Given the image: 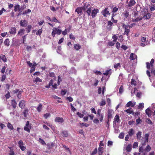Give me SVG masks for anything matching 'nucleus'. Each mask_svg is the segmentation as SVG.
Wrapping results in <instances>:
<instances>
[{"instance_id": "f257e3e1", "label": "nucleus", "mask_w": 155, "mask_h": 155, "mask_svg": "<svg viewBox=\"0 0 155 155\" xmlns=\"http://www.w3.org/2000/svg\"><path fill=\"white\" fill-rule=\"evenodd\" d=\"M92 7H91L89 4H85L83 7V10L85 11V13H87L88 16H89L91 15Z\"/></svg>"}, {"instance_id": "f03ea898", "label": "nucleus", "mask_w": 155, "mask_h": 155, "mask_svg": "<svg viewBox=\"0 0 155 155\" xmlns=\"http://www.w3.org/2000/svg\"><path fill=\"white\" fill-rule=\"evenodd\" d=\"M142 14L143 15L142 18L143 19H149L150 17V15L147 9L144 10L142 11Z\"/></svg>"}, {"instance_id": "7ed1b4c3", "label": "nucleus", "mask_w": 155, "mask_h": 155, "mask_svg": "<svg viewBox=\"0 0 155 155\" xmlns=\"http://www.w3.org/2000/svg\"><path fill=\"white\" fill-rule=\"evenodd\" d=\"M149 134H146L145 135V137L142 139L141 145L142 146H145L146 145V143L148 142L149 140Z\"/></svg>"}, {"instance_id": "20e7f679", "label": "nucleus", "mask_w": 155, "mask_h": 155, "mask_svg": "<svg viewBox=\"0 0 155 155\" xmlns=\"http://www.w3.org/2000/svg\"><path fill=\"white\" fill-rule=\"evenodd\" d=\"M122 27L125 29V31L124 33V35H126L128 36L130 31V27L128 25H126L125 24H123Z\"/></svg>"}, {"instance_id": "39448f33", "label": "nucleus", "mask_w": 155, "mask_h": 155, "mask_svg": "<svg viewBox=\"0 0 155 155\" xmlns=\"http://www.w3.org/2000/svg\"><path fill=\"white\" fill-rule=\"evenodd\" d=\"M109 9L108 8H105L101 12L102 14L105 17H107L110 15V13L109 12Z\"/></svg>"}, {"instance_id": "423d86ee", "label": "nucleus", "mask_w": 155, "mask_h": 155, "mask_svg": "<svg viewBox=\"0 0 155 155\" xmlns=\"http://www.w3.org/2000/svg\"><path fill=\"white\" fill-rule=\"evenodd\" d=\"M23 91H20L19 89H15V90L12 91V93L13 94L17 95V97H19L21 96V94Z\"/></svg>"}, {"instance_id": "0eeeda50", "label": "nucleus", "mask_w": 155, "mask_h": 155, "mask_svg": "<svg viewBox=\"0 0 155 155\" xmlns=\"http://www.w3.org/2000/svg\"><path fill=\"white\" fill-rule=\"evenodd\" d=\"M122 16L124 19L127 20L130 17L129 12L127 11H125L122 14Z\"/></svg>"}, {"instance_id": "6e6552de", "label": "nucleus", "mask_w": 155, "mask_h": 155, "mask_svg": "<svg viewBox=\"0 0 155 155\" xmlns=\"http://www.w3.org/2000/svg\"><path fill=\"white\" fill-rule=\"evenodd\" d=\"M31 125L29 124V122L27 121L25 126L24 127V130H25L27 131L28 133H30V129H31Z\"/></svg>"}, {"instance_id": "1a4fd4ad", "label": "nucleus", "mask_w": 155, "mask_h": 155, "mask_svg": "<svg viewBox=\"0 0 155 155\" xmlns=\"http://www.w3.org/2000/svg\"><path fill=\"white\" fill-rule=\"evenodd\" d=\"M28 22L25 20H22L20 21V25L23 27H25L28 25Z\"/></svg>"}, {"instance_id": "9d476101", "label": "nucleus", "mask_w": 155, "mask_h": 155, "mask_svg": "<svg viewBox=\"0 0 155 155\" xmlns=\"http://www.w3.org/2000/svg\"><path fill=\"white\" fill-rule=\"evenodd\" d=\"M91 11V15L92 18H94L96 16L97 14L99 12V10L97 9L94 8L93 10L92 9Z\"/></svg>"}, {"instance_id": "9b49d317", "label": "nucleus", "mask_w": 155, "mask_h": 155, "mask_svg": "<svg viewBox=\"0 0 155 155\" xmlns=\"http://www.w3.org/2000/svg\"><path fill=\"white\" fill-rule=\"evenodd\" d=\"M154 60L152 59L151 60L150 63L148 62H147L146 63L147 68L148 69H149L150 68V66H151L152 67H153V64L154 62Z\"/></svg>"}, {"instance_id": "f8f14e48", "label": "nucleus", "mask_w": 155, "mask_h": 155, "mask_svg": "<svg viewBox=\"0 0 155 155\" xmlns=\"http://www.w3.org/2000/svg\"><path fill=\"white\" fill-rule=\"evenodd\" d=\"M64 120L62 117H57L54 119V121L58 123H62L64 122Z\"/></svg>"}, {"instance_id": "ddd939ff", "label": "nucleus", "mask_w": 155, "mask_h": 155, "mask_svg": "<svg viewBox=\"0 0 155 155\" xmlns=\"http://www.w3.org/2000/svg\"><path fill=\"white\" fill-rule=\"evenodd\" d=\"M113 25V23L110 21H108L107 25L106 26V28L108 31H110L112 29V26Z\"/></svg>"}, {"instance_id": "4468645a", "label": "nucleus", "mask_w": 155, "mask_h": 155, "mask_svg": "<svg viewBox=\"0 0 155 155\" xmlns=\"http://www.w3.org/2000/svg\"><path fill=\"white\" fill-rule=\"evenodd\" d=\"M114 113L112 110L109 109L108 111L107 118L108 119H111L113 117L112 115Z\"/></svg>"}, {"instance_id": "2eb2a0df", "label": "nucleus", "mask_w": 155, "mask_h": 155, "mask_svg": "<svg viewBox=\"0 0 155 155\" xmlns=\"http://www.w3.org/2000/svg\"><path fill=\"white\" fill-rule=\"evenodd\" d=\"M11 34L15 35L16 32V29L15 27L11 28L9 32Z\"/></svg>"}, {"instance_id": "dca6fc26", "label": "nucleus", "mask_w": 155, "mask_h": 155, "mask_svg": "<svg viewBox=\"0 0 155 155\" xmlns=\"http://www.w3.org/2000/svg\"><path fill=\"white\" fill-rule=\"evenodd\" d=\"M25 101L24 100H22L21 101L19 104V107L21 108H23L25 105Z\"/></svg>"}, {"instance_id": "f3484780", "label": "nucleus", "mask_w": 155, "mask_h": 155, "mask_svg": "<svg viewBox=\"0 0 155 155\" xmlns=\"http://www.w3.org/2000/svg\"><path fill=\"white\" fill-rule=\"evenodd\" d=\"M125 111L129 114H134V112H133V110L131 107L129 108L128 109L125 110Z\"/></svg>"}, {"instance_id": "a211bd4d", "label": "nucleus", "mask_w": 155, "mask_h": 155, "mask_svg": "<svg viewBox=\"0 0 155 155\" xmlns=\"http://www.w3.org/2000/svg\"><path fill=\"white\" fill-rule=\"evenodd\" d=\"M135 105V103H133L132 101L128 102L126 104V106L129 107L130 106L133 107Z\"/></svg>"}, {"instance_id": "6ab92c4d", "label": "nucleus", "mask_w": 155, "mask_h": 155, "mask_svg": "<svg viewBox=\"0 0 155 155\" xmlns=\"http://www.w3.org/2000/svg\"><path fill=\"white\" fill-rule=\"evenodd\" d=\"M136 4L135 1L134 0H130L128 4V6L131 7L134 5Z\"/></svg>"}, {"instance_id": "aec40b11", "label": "nucleus", "mask_w": 155, "mask_h": 155, "mask_svg": "<svg viewBox=\"0 0 155 155\" xmlns=\"http://www.w3.org/2000/svg\"><path fill=\"white\" fill-rule=\"evenodd\" d=\"M104 152L103 147H99L98 148V153L99 155H102Z\"/></svg>"}, {"instance_id": "412c9836", "label": "nucleus", "mask_w": 155, "mask_h": 155, "mask_svg": "<svg viewBox=\"0 0 155 155\" xmlns=\"http://www.w3.org/2000/svg\"><path fill=\"white\" fill-rule=\"evenodd\" d=\"M25 30L24 29H19L18 33V35L20 36H21L25 33Z\"/></svg>"}, {"instance_id": "4be33fe9", "label": "nucleus", "mask_w": 155, "mask_h": 155, "mask_svg": "<svg viewBox=\"0 0 155 155\" xmlns=\"http://www.w3.org/2000/svg\"><path fill=\"white\" fill-rule=\"evenodd\" d=\"M137 55L135 54H134V53H132L130 54L129 58L130 60H134L135 59H137Z\"/></svg>"}, {"instance_id": "5701e85b", "label": "nucleus", "mask_w": 155, "mask_h": 155, "mask_svg": "<svg viewBox=\"0 0 155 155\" xmlns=\"http://www.w3.org/2000/svg\"><path fill=\"white\" fill-rule=\"evenodd\" d=\"M128 135L130 137H132L135 133V131L133 128L131 129L128 132Z\"/></svg>"}, {"instance_id": "b1692460", "label": "nucleus", "mask_w": 155, "mask_h": 155, "mask_svg": "<svg viewBox=\"0 0 155 155\" xmlns=\"http://www.w3.org/2000/svg\"><path fill=\"white\" fill-rule=\"evenodd\" d=\"M17 103L15 100H12L11 101V105L13 108L15 109L16 107Z\"/></svg>"}, {"instance_id": "393cba45", "label": "nucleus", "mask_w": 155, "mask_h": 155, "mask_svg": "<svg viewBox=\"0 0 155 155\" xmlns=\"http://www.w3.org/2000/svg\"><path fill=\"white\" fill-rule=\"evenodd\" d=\"M32 28V26L31 25H28L25 28L26 32L27 33L30 32Z\"/></svg>"}, {"instance_id": "a878e982", "label": "nucleus", "mask_w": 155, "mask_h": 155, "mask_svg": "<svg viewBox=\"0 0 155 155\" xmlns=\"http://www.w3.org/2000/svg\"><path fill=\"white\" fill-rule=\"evenodd\" d=\"M42 109V105L41 103L38 104V106L37 108V111L38 112H40Z\"/></svg>"}, {"instance_id": "bb28decb", "label": "nucleus", "mask_w": 155, "mask_h": 155, "mask_svg": "<svg viewBox=\"0 0 155 155\" xmlns=\"http://www.w3.org/2000/svg\"><path fill=\"white\" fill-rule=\"evenodd\" d=\"M0 59H2L3 61L5 62L7 61L5 56L3 54H1L0 56Z\"/></svg>"}, {"instance_id": "cd10ccee", "label": "nucleus", "mask_w": 155, "mask_h": 155, "mask_svg": "<svg viewBox=\"0 0 155 155\" xmlns=\"http://www.w3.org/2000/svg\"><path fill=\"white\" fill-rule=\"evenodd\" d=\"M142 132L139 131L137 134V138L138 140H140L141 137Z\"/></svg>"}, {"instance_id": "c85d7f7f", "label": "nucleus", "mask_w": 155, "mask_h": 155, "mask_svg": "<svg viewBox=\"0 0 155 155\" xmlns=\"http://www.w3.org/2000/svg\"><path fill=\"white\" fill-rule=\"evenodd\" d=\"M132 149V145L130 144H128L126 148V150L127 152H130Z\"/></svg>"}, {"instance_id": "c756f323", "label": "nucleus", "mask_w": 155, "mask_h": 155, "mask_svg": "<svg viewBox=\"0 0 155 155\" xmlns=\"http://www.w3.org/2000/svg\"><path fill=\"white\" fill-rule=\"evenodd\" d=\"M149 8L151 11H153L155 10V4L154 3L151 4V5L150 6Z\"/></svg>"}, {"instance_id": "7c9ffc66", "label": "nucleus", "mask_w": 155, "mask_h": 155, "mask_svg": "<svg viewBox=\"0 0 155 155\" xmlns=\"http://www.w3.org/2000/svg\"><path fill=\"white\" fill-rule=\"evenodd\" d=\"M145 112L146 114H147L149 117L151 115V110L149 108L146 109Z\"/></svg>"}, {"instance_id": "2f4dec72", "label": "nucleus", "mask_w": 155, "mask_h": 155, "mask_svg": "<svg viewBox=\"0 0 155 155\" xmlns=\"http://www.w3.org/2000/svg\"><path fill=\"white\" fill-rule=\"evenodd\" d=\"M81 48V46L79 44H75L74 45V48L76 50H79Z\"/></svg>"}, {"instance_id": "473e14b6", "label": "nucleus", "mask_w": 155, "mask_h": 155, "mask_svg": "<svg viewBox=\"0 0 155 155\" xmlns=\"http://www.w3.org/2000/svg\"><path fill=\"white\" fill-rule=\"evenodd\" d=\"M28 110L27 108L25 109L23 112V114L25 117H26L27 116V114H28Z\"/></svg>"}, {"instance_id": "72a5a7b5", "label": "nucleus", "mask_w": 155, "mask_h": 155, "mask_svg": "<svg viewBox=\"0 0 155 155\" xmlns=\"http://www.w3.org/2000/svg\"><path fill=\"white\" fill-rule=\"evenodd\" d=\"M53 84V80L52 79H51L50 80L49 83L48 85H47L45 87L47 88H49L51 86H52Z\"/></svg>"}, {"instance_id": "f704fd0d", "label": "nucleus", "mask_w": 155, "mask_h": 155, "mask_svg": "<svg viewBox=\"0 0 155 155\" xmlns=\"http://www.w3.org/2000/svg\"><path fill=\"white\" fill-rule=\"evenodd\" d=\"M70 73H74L76 74V73L77 71L74 67H72L71 68V69L70 70Z\"/></svg>"}, {"instance_id": "c9c22d12", "label": "nucleus", "mask_w": 155, "mask_h": 155, "mask_svg": "<svg viewBox=\"0 0 155 155\" xmlns=\"http://www.w3.org/2000/svg\"><path fill=\"white\" fill-rule=\"evenodd\" d=\"M14 11L15 12H17L18 10V11H20V5H17L14 7Z\"/></svg>"}, {"instance_id": "e433bc0d", "label": "nucleus", "mask_w": 155, "mask_h": 155, "mask_svg": "<svg viewBox=\"0 0 155 155\" xmlns=\"http://www.w3.org/2000/svg\"><path fill=\"white\" fill-rule=\"evenodd\" d=\"M119 118H120L119 116L117 114L116 115V116H115V117L114 118V120L115 121H116L118 123L120 120Z\"/></svg>"}, {"instance_id": "4c0bfd02", "label": "nucleus", "mask_w": 155, "mask_h": 155, "mask_svg": "<svg viewBox=\"0 0 155 155\" xmlns=\"http://www.w3.org/2000/svg\"><path fill=\"white\" fill-rule=\"evenodd\" d=\"M4 44L5 45L8 46L9 45V39H6L4 41Z\"/></svg>"}, {"instance_id": "58836bf2", "label": "nucleus", "mask_w": 155, "mask_h": 155, "mask_svg": "<svg viewBox=\"0 0 155 155\" xmlns=\"http://www.w3.org/2000/svg\"><path fill=\"white\" fill-rule=\"evenodd\" d=\"M57 28H54L53 29V31L51 33V35L53 37H54L56 33Z\"/></svg>"}, {"instance_id": "ea45409f", "label": "nucleus", "mask_w": 155, "mask_h": 155, "mask_svg": "<svg viewBox=\"0 0 155 155\" xmlns=\"http://www.w3.org/2000/svg\"><path fill=\"white\" fill-rule=\"evenodd\" d=\"M8 127L11 129L13 130L14 129L12 125L10 123L8 122L7 124Z\"/></svg>"}, {"instance_id": "a19ab883", "label": "nucleus", "mask_w": 155, "mask_h": 155, "mask_svg": "<svg viewBox=\"0 0 155 155\" xmlns=\"http://www.w3.org/2000/svg\"><path fill=\"white\" fill-rule=\"evenodd\" d=\"M99 118L100 119V121L102 122L103 119L104 115L102 113L98 115Z\"/></svg>"}, {"instance_id": "79ce46f5", "label": "nucleus", "mask_w": 155, "mask_h": 155, "mask_svg": "<svg viewBox=\"0 0 155 155\" xmlns=\"http://www.w3.org/2000/svg\"><path fill=\"white\" fill-rule=\"evenodd\" d=\"M111 70L110 69L109 70H107L106 71V72L105 73H103V74L104 75H107L108 74H110V73H111Z\"/></svg>"}, {"instance_id": "37998d69", "label": "nucleus", "mask_w": 155, "mask_h": 155, "mask_svg": "<svg viewBox=\"0 0 155 155\" xmlns=\"http://www.w3.org/2000/svg\"><path fill=\"white\" fill-rule=\"evenodd\" d=\"M151 149V148L149 145H147L145 150L147 152H149Z\"/></svg>"}, {"instance_id": "c03bdc74", "label": "nucleus", "mask_w": 155, "mask_h": 155, "mask_svg": "<svg viewBox=\"0 0 155 155\" xmlns=\"http://www.w3.org/2000/svg\"><path fill=\"white\" fill-rule=\"evenodd\" d=\"M137 82L135 80L132 78L131 80V84L132 85H134V86H136V85Z\"/></svg>"}, {"instance_id": "a18cd8bd", "label": "nucleus", "mask_w": 155, "mask_h": 155, "mask_svg": "<svg viewBox=\"0 0 155 155\" xmlns=\"http://www.w3.org/2000/svg\"><path fill=\"white\" fill-rule=\"evenodd\" d=\"M112 38L113 39V42H116L117 39V36L115 35L112 36Z\"/></svg>"}, {"instance_id": "49530a36", "label": "nucleus", "mask_w": 155, "mask_h": 155, "mask_svg": "<svg viewBox=\"0 0 155 155\" xmlns=\"http://www.w3.org/2000/svg\"><path fill=\"white\" fill-rule=\"evenodd\" d=\"M42 28L39 29L38 31L36 32V34L38 35H40L42 33Z\"/></svg>"}, {"instance_id": "de8ad7c7", "label": "nucleus", "mask_w": 155, "mask_h": 155, "mask_svg": "<svg viewBox=\"0 0 155 155\" xmlns=\"http://www.w3.org/2000/svg\"><path fill=\"white\" fill-rule=\"evenodd\" d=\"M144 107V104L143 103H141L139 104L138 108L139 109H142Z\"/></svg>"}, {"instance_id": "09e8293b", "label": "nucleus", "mask_w": 155, "mask_h": 155, "mask_svg": "<svg viewBox=\"0 0 155 155\" xmlns=\"http://www.w3.org/2000/svg\"><path fill=\"white\" fill-rule=\"evenodd\" d=\"M39 142L43 145H45L46 144L44 140L41 138H39Z\"/></svg>"}, {"instance_id": "8fccbe9b", "label": "nucleus", "mask_w": 155, "mask_h": 155, "mask_svg": "<svg viewBox=\"0 0 155 155\" xmlns=\"http://www.w3.org/2000/svg\"><path fill=\"white\" fill-rule=\"evenodd\" d=\"M62 133L64 137H67L68 136V134L67 131L65 130L63 131L62 132Z\"/></svg>"}, {"instance_id": "3c124183", "label": "nucleus", "mask_w": 155, "mask_h": 155, "mask_svg": "<svg viewBox=\"0 0 155 155\" xmlns=\"http://www.w3.org/2000/svg\"><path fill=\"white\" fill-rule=\"evenodd\" d=\"M80 124L81 125V127H82L83 126H85L86 127H87L89 126V124H87L86 123H80Z\"/></svg>"}, {"instance_id": "603ef678", "label": "nucleus", "mask_w": 155, "mask_h": 155, "mask_svg": "<svg viewBox=\"0 0 155 155\" xmlns=\"http://www.w3.org/2000/svg\"><path fill=\"white\" fill-rule=\"evenodd\" d=\"M18 143L19 145V147H20V146H21L24 145L23 142L22 140H19Z\"/></svg>"}, {"instance_id": "864d4df0", "label": "nucleus", "mask_w": 155, "mask_h": 155, "mask_svg": "<svg viewBox=\"0 0 155 155\" xmlns=\"http://www.w3.org/2000/svg\"><path fill=\"white\" fill-rule=\"evenodd\" d=\"M145 150L143 146L140 147L139 148V152L140 153H143Z\"/></svg>"}, {"instance_id": "5fc2aeb1", "label": "nucleus", "mask_w": 155, "mask_h": 155, "mask_svg": "<svg viewBox=\"0 0 155 155\" xmlns=\"http://www.w3.org/2000/svg\"><path fill=\"white\" fill-rule=\"evenodd\" d=\"M124 133H121L119 134V137L121 139H123L124 138Z\"/></svg>"}, {"instance_id": "6e6d98bb", "label": "nucleus", "mask_w": 155, "mask_h": 155, "mask_svg": "<svg viewBox=\"0 0 155 155\" xmlns=\"http://www.w3.org/2000/svg\"><path fill=\"white\" fill-rule=\"evenodd\" d=\"M142 18L141 17H138L136 18L134 21L135 22H137L141 20Z\"/></svg>"}, {"instance_id": "4d7b16f0", "label": "nucleus", "mask_w": 155, "mask_h": 155, "mask_svg": "<svg viewBox=\"0 0 155 155\" xmlns=\"http://www.w3.org/2000/svg\"><path fill=\"white\" fill-rule=\"evenodd\" d=\"M76 114L80 118H82L84 116L83 114H82L79 112H78Z\"/></svg>"}, {"instance_id": "13d9d810", "label": "nucleus", "mask_w": 155, "mask_h": 155, "mask_svg": "<svg viewBox=\"0 0 155 155\" xmlns=\"http://www.w3.org/2000/svg\"><path fill=\"white\" fill-rule=\"evenodd\" d=\"M118 10V8H117L116 7H115L113 8L112 10V12L113 13H115L117 12Z\"/></svg>"}, {"instance_id": "bf43d9fd", "label": "nucleus", "mask_w": 155, "mask_h": 155, "mask_svg": "<svg viewBox=\"0 0 155 155\" xmlns=\"http://www.w3.org/2000/svg\"><path fill=\"white\" fill-rule=\"evenodd\" d=\"M62 32V30L61 29H59L57 28V29L56 31V33L58 35H60Z\"/></svg>"}, {"instance_id": "052dcab7", "label": "nucleus", "mask_w": 155, "mask_h": 155, "mask_svg": "<svg viewBox=\"0 0 155 155\" xmlns=\"http://www.w3.org/2000/svg\"><path fill=\"white\" fill-rule=\"evenodd\" d=\"M123 91H124V90H123V86L121 85L120 86V88H119V93H120V94H122V92H123Z\"/></svg>"}, {"instance_id": "680f3d73", "label": "nucleus", "mask_w": 155, "mask_h": 155, "mask_svg": "<svg viewBox=\"0 0 155 155\" xmlns=\"http://www.w3.org/2000/svg\"><path fill=\"white\" fill-rule=\"evenodd\" d=\"M106 104V102L104 100H102L100 103V106H103L105 105Z\"/></svg>"}, {"instance_id": "e2e57ef3", "label": "nucleus", "mask_w": 155, "mask_h": 155, "mask_svg": "<svg viewBox=\"0 0 155 155\" xmlns=\"http://www.w3.org/2000/svg\"><path fill=\"white\" fill-rule=\"evenodd\" d=\"M75 12H77L78 14H81V10L80 8H78L76 9Z\"/></svg>"}, {"instance_id": "0e129e2a", "label": "nucleus", "mask_w": 155, "mask_h": 155, "mask_svg": "<svg viewBox=\"0 0 155 155\" xmlns=\"http://www.w3.org/2000/svg\"><path fill=\"white\" fill-rule=\"evenodd\" d=\"M142 122L141 120L140 119V117H138V119H137L136 120V122L137 123V124H139L140 123Z\"/></svg>"}, {"instance_id": "69168bd1", "label": "nucleus", "mask_w": 155, "mask_h": 155, "mask_svg": "<svg viewBox=\"0 0 155 155\" xmlns=\"http://www.w3.org/2000/svg\"><path fill=\"white\" fill-rule=\"evenodd\" d=\"M138 145V143L137 142H135L133 144V148H136L137 147Z\"/></svg>"}, {"instance_id": "338daca9", "label": "nucleus", "mask_w": 155, "mask_h": 155, "mask_svg": "<svg viewBox=\"0 0 155 155\" xmlns=\"http://www.w3.org/2000/svg\"><path fill=\"white\" fill-rule=\"evenodd\" d=\"M97 152V148H95L94 150L91 153L92 155H95L96 154Z\"/></svg>"}, {"instance_id": "774afa93", "label": "nucleus", "mask_w": 155, "mask_h": 155, "mask_svg": "<svg viewBox=\"0 0 155 155\" xmlns=\"http://www.w3.org/2000/svg\"><path fill=\"white\" fill-rule=\"evenodd\" d=\"M115 44V42L112 41H109L108 43V45L111 46H114Z\"/></svg>"}]
</instances>
